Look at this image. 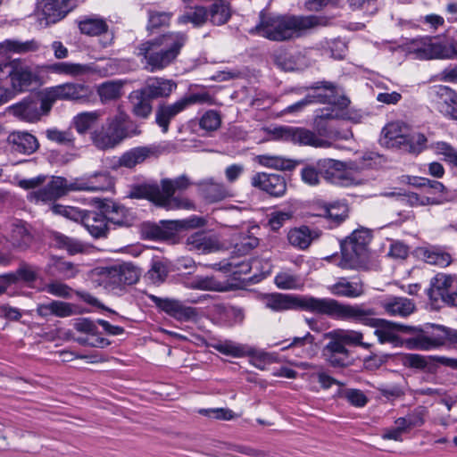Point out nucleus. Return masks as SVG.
Segmentation results:
<instances>
[{
    "mask_svg": "<svg viewBox=\"0 0 457 457\" xmlns=\"http://www.w3.org/2000/svg\"><path fill=\"white\" fill-rule=\"evenodd\" d=\"M260 22L249 29L251 35H259L271 41L291 39L295 32L327 24V19L320 16H266L260 12Z\"/></svg>",
    "mask_w": 457,
    "mask_h": 457,
    "instance_id": "1",
    "label": "nucleus"
},
{
    "mask_svg": "<svg viewBox=\"0 0 457 457\" xmlns=\"http://www.w3.org/2000/svg\"><path fill=\"white\" fill-rule=\"evenodd\" d=\"M187 41L181 32H166L139 44L137 56L145 60L151 72L162 71L173 63Z\"/></svg>",
    "mask_w": 457,
    "mask_h": 457,
    "instance_id": "2",
    "label": "nucleus"
},
{
    "mask_svg": "<svg viewBox=\"0 0 457 457\" xmlns=\"http://www.w3.org/2000/svg\"><path fill=\"white\" fill-rule=\"evenodd\" d=\"M377 315L376 308L368 307L366 303L350 304L337 301L332 319L373 328L378 343L388 344L395 332V321L376 318Z\"/></svg>",
    "mask_w": 457,
    "mask_h": 457,
    "instance_id": "3",
    "label": "nucleus"
},
{
    "mask_svg": "<svg viewBox=\"0 0 457 457\" xmlns=\"http://www.w3.org/2000/svg\"><path fill=\"white\" fill-rule=\"evenodd\" d=\"M96 179H103V184H96L93 179H76L74 182L68 183L64 177H53L45 187L34 192L37 201H55L67 195L70 191H108L114 188L115 181L108 171L94 173Z\"/></svg>",
    "mask_w": 457,
    "mask_h": 457,
    "instance_id": "4",
    "label": "nucleus"
},
{
    "mask_svg": "<svg viewBox=\"0 0 457 457\" xmlns=\"http://www.w3.org/2000/svg\"><path fill=\"white\" fill-rule=\"evenodd\" d=\"M337 300L334 298H319L312 295H292L273 294L267 299V307L273 311L299 310L316 315L333 318Z\"/></svg>",
    "mask_w": 457,
    "mask_h": 457,
    "instance_id": "5",
    "label": "nucleus"
},
{
    "mask_svg": "<svg viewBox=\"0 0 457 457\" xmlns=\"http://www.w3.org/2000/svg\"><path fill=\"white\" fill-rule=\"evenodd\" d=\"M370 230L361 228L340 241L341 260L338 266L342 269L368 270L370 251L368 245L371 241Z\"/></svg>",
    "mask_w": 457,
    "mask_h": 457,
    "instance_id": "6",
    "label": "nucleus"
},
{
    "mask_svg": "<svg viewBox=\"0 0 457 457\" xmlns=\"http://www.w3.org/2000/svg\"><path fill=\"white\" fill-rule=\"evenodd\" d=\"M424 328L426 332L404 340L408 350L428 351L445 345L457 348L456 329L436 323H426Z\"/></svg>",
    "mask_w": 457,
    "mask_h": 457,
    "instance_id": "7",
    "label": "nucleus"
},
{
    "mask_svg": "<svg viewBox=\"0 0 457 457\" xmlns=\"http://www.w3.org/2000/svg\"><path fill=\"white\" fill-rule=\"evenodd\" d=\"M428 139L422 133L403 134L398 123L386 124L381 131L379 144L388 149L419 154L426 149Z\"/></svg>",
    "mask_w": 457,
    "mask_h": 457,
    "instance_id": "8",
    "label": "nucleus"
},
{
    "mask_svg": "<svg viewBox=\"0 0 457 457\" xmlns=\"http://www.w3.org/2000/svg\"><path fill=\"white\" fill-rule=\"evenodd\" d=\"M52 108L46 89H45L30 93L18 103L10 105L7 112L21 121L36 123L43 116H47Z\"/></svg>",
    "mask_w": 457,
    "mask_h": 457,
    "instance_id": "9",
    "label": "nucleus"
},
{
    "mask_svg": "<svg viewBox=\"0 0 457 457\" xmlns=\"http://www.w3.org/2000/svg\"><path fill=\"white\" fill-rule=\"evenodd\" d=\"M9 67L8 78L12 88L20 94L25 92L34 93L43 85L39 72L33 69L25 59L15 58L4 62Z\"/></svg>",
    "mask_w": 457,
    "mask_h": 457,
    "instance_id": "10",
    "label": "nucleus"
},
{
    "mask_svg": "<svg viewBox=\"0 0 457 457\" xmlns=\"http://www.w3.org/2000/svg\"><path fill=\"white\" fill-rule=\"evenodd\" d=\"M211 101L212 96L208 92H202L187 94L171 104H160L156 109L155 122L163 133H167L170 120L177 114L192 104H205Z\"/></svg>",
    "mask_w": 457,
    "mask_h": 457,
    "instance_id": "11",
    "label": "nucleus"
},
{
    "mask_svg": "<svg viewBox=\"0 0 457 457\" xmlns=\"http://www.w3.org/2000/svg\"><path fill=\"white\" fill-rule=\"evenodd\" d=\"M147 297L159 313H164L179 322H196L200 317L197 308L187 305L179 299L160 297L152 294L147 295Z\"/></svg>",
    "mask_w": 457,
    "mask_h": 457,
    "instance_id": "12",
    "label": "nucleus"
},
{
    "mask_svg": "<svg viewBox=\"0 0 457 457\" xmlns=\"http://www.w3.org/2000/svg\"><path fill=\"white\" fill-rule=\"evenodd\" d=\"M97 274L104 278L105 283L112 288L133 285L139 279L137 269L129 262H123L96 269Z\"/></svg>",
    "mask_w": 457,
    "mask_h": 457,
    "instance_id": "13",
    "label": "nucleus"
},
{
    "mask_svg": "<svg viewBox=\"0 0 457 457\" xmlns=\"http://www.w3.org/2000/svg\"><path fill=\"white\" fill-rule=\"evenodd\" d=\"M97 210L106 213V220L111 225V232L119 228H130L134 225L137 216L129 209L108 199L94 198Z\"/></svg>",
    "mask_w": 457,
    "mask_h": 457,
    "instance_id": "14",
    "label": "nucleus"
},
{
    "mask_svg": "<svg viewBox=\"0 0 457 457\" xmlns=\"http://www.w3.org/2000/svg\"><path fill=\"white\" fill-rule=\"evenodd\" d=\"M410 50L417 53L421 59H451L457 56V46L433 43L431 37L412 38Z\"/></svg>",
    "mask_w": 457,
    "mask_h": 457,
    "instance_id": "15",
    "label": "nucleus"
},
{
    "mask_svg": "<svg viewBox=\"0 0 457 457\" xmlns=\"http://www.w3.org/2000/svg\"><path fill=\"white\" fill-rule=\"evenodd\" d=\"M77 7V0H37L36 8L41 11V24L51 26L63 20Z\"/></svg>",
    "mask_w": 457,
    "mask_h": 457,
    "instance_id": "16",
    "label": "nucleus"
},
{
    "mask_svg": "<svg viewBox=\"0 0 457 457\" xmlns=\"http://www.w3.org/2000/svg\"><path fill=\"white\" fill-rule=\"evenodd\" d=\"M46 89L52 106L56 100L87 103L93 95L92 88L84 83H64Z\"/></svg>",
    "mask_w": 457,
    "mask_h": 457,
    "instance_id": "17",
    "label": "nucleus"
},
{
    "mask_svg": "<svg viewBox=\"0 0 457 457\" xmlns=\"http://www.w3.org/2000/svg\"><path fill=\"white\" fill-rule=\"evenodd\" d=\"M90 138L98 150L106 151L119 145L124 140V136L118 121H114L112 117L108 118L100 128L91 131Z\"/></svg>",
    "mask_w": 457,
    "mask_h": 457,
    "instance_id": "18",
    "label": "nucleus"
},
{
    "mask_svg": "<svg viewBox=\"0 0 457 457\" xmlns=\"http://www.w3.org/2000/svg\"><path fill=\"white\" fill-rule=\"evenodd\" d=\"M160 224L162 241L178 243L183 232L204 227L206 224V220L204 217L192 215L182 220H162Z\"/></svg>",
    "mask_w": 457,
    "mask_h": 457,
    "instance_id": "19",
    "label": "nucleus"
},
{
    "mask_svg": "<svg viewBox=\"0 0 457 457\" xmlns=\"http://www.w3.org/2000/svg\"><path fill=\"white\" fill-rule=\"evenodd\" d=\"M170 152L168 144H153L144 146H137L123 153L118 160L120 167L132 169L149 158H158L161 154Z\"/></svg>",
    "mask_w": 457,
    "mask_h": 457,
    "instance_id": "20",
    "label": "nucleus"
},
{
    "mask_svg": "<svg viewBox=\"0 0 457 457\" xmlns=\"http://www.w3.org/2000/svg\"><path fill=\"white\" fill-rule=\"evenodd\" d=\"M277 137L285 141H289L301 145H311L313 147H328L331 144L305 128L299 127H279L275 129Z\"/></svg>",
    "mask_w": 457,
    "mask_h": 457,
    "instance_id": "21",
    "label": "nucleus"
},
{
    "mask_svg": "<svg viewBox=\"0 0 457 457\" xmlns=\"http://www.w3.org/2000/svg\"><path fill=\"white\" fill-rule=\"evenodd\" d=\"M81 225L87 229L94 239L108 238L111 233V225L106 220V213L98 211H79Z\"/></svg>",
    "mask_w": 457,
    "mask_h": 457,
    "instance_id": "22",
    "label": "nucleus"
},
{
    "mask_svg": "<svg viewBox=\"0 0 457 457\" xmlns=\"http://www.w3.org/2000/svg\"><path fill=\"white\" fill-rule=\"evenodd\" d=\"M320 173L327 181L337 185H347L349 177L346 170H355V162H344L334 159H322L317 162Z\"/></svg>",
    "mask_w": 457,
    "mask_h": 457,
    "instance_id": "23",
    "label": "nucleus"
},
{
    "mask_svg": "<svg viewBox=\"0 0 457 457\" xmlns=\"http://www.w3.org/2000/svg\"><path fill=\"white\" fill-rule=\"evenodd\" d=\"M324 337L331 339L323 348V355L329 365L334 368L349 366L351 364V361H349L350 351L339 340V337L333 330L324 334Z\"/></svg>",
    "mask_w": 457,
    "mask_h": 457,
    "instance_id": "24",
    "label": "nucleus"
},
{
    "mask_svg": "<svg viewBox=\"0 0 457 457\" xmlns=\"http://www.w3.org/2000/svg\"><path fill=\"white\" fill-rule=\"evenodd\" d=\"M349 117H345L340 110H336L334 107H325L319 110V113L314 120V125L320 137L330 139H343L346 138L341 133L335 129L330 121L333 120H348Z\"/></svg>",
    "mask_w": 457,
    "mask_h": 457,
    "instance_id": "25",
    "label": "nucleus"
},
{
    "mask_svg": "<svg viewBox=\"0 0 457 457\" xmlns=\"http://www.w3.org/2000/svg\"><path fill=\"white\" fill-rule=\"evenodd\" d=\"M251 185L274 197L282 196L287 191L286 179L280 174L258 172L252 177Z\"/></svg>",
    "mask_w": 457,
    "mask_h": 457,
    "instance_id": "26",
    "label": "nucleus"
},
{
    "mask_svg": "<svg viewBox=\"0 0 457 457\" xmlns=\"http://www.w3.org/2000/svg\"><path fill=\"white\" fill-rule=\"evenodd\" d=\"M36 312L41 318H47L50 315L58 318H66L89 312V310L80 308L71 303L51 300L49 303H38Z\"/></svg>",
    "mask_w": 457,
    "mask_h": 457,
    "instance_id": "27",
    "label": "nucleus"
},
{
    "mask_svg": "<svg viewBox=\"0 0 457 457\" xmlns=\"http://www.w3.org/2000/svg\"><path fill=\"white\" fill-rule=\"evenodd\" d=\"M401 362L405 368L422 370L426 373L435 375L438 371V364L442 362L439 358H447L439 355H421L419 353H398Z\"/></svg>",
    "mask_w": 457,
    "mask_h": 457,
    "instance_id": "28",
    "label": "nucleus"
},
{
    "mask_svg": "<svg viewBox=\"0 0 457 457\" xmlns=\"http://www.w3.org/2000/svg\"><path fill=\"white\" fill-rule=\"evenodd\" d=\"M127 197L137 200H147L156 205L162 206L160 185L154 179L131 184Z\"/></svg>",
    "mask_w": 457,
    "mask_h": 457,
    "instance_id": "29",
    "label": "nucleus"
},
{
    "mask_svg": "<svg viewBox=\"0 0 457 457\" xmlns=\"http://www.w3.org/2000/svg\"><path fill=\"white\" fill-rule=\"evenodd\" d=\"M44 272L49 278L67 280L74 278L79 272V270L75 263L66 261L63 257L51 255L49 262L44 268Z\"/></svg>",
    "mask_w": 457,
    "mask_h": 457,
    "instance_id": "30",
    "label": "nucleus"
},
{
    "mask_svg": "<svg viewBox=\"0 0 457 457\" xmlns=\"http://www.w3.org/2000/svg\"><path fill=\"white\" fill-rule=\"evenodd\" d=\"M177 83L173 79L153 77L148 78L145 85L139 88L142 95L152 100L167 98L177 88Z\"/></svg>",
    "mask_w": 457,
    "mask_h": 457,
    "instance_id": "31",
    "label": "nucleus"
},
{
    "mask_svg": "<svg viewBox=\"0 0 457 457\" xmlns=\"http://www.w3.org/2000/svg\"><path fill=\"white\" fill-rule=\"evenodd\" d=\"M245 320L244 310L232 305L218 304L212 313V320L222 327H233L242 324Z\"/></svg>",
    "mask_w": 457,
    "mask_h": 457,
    "instance_id": "32",
    "label": "nucleus"
},
{
    "mask_svg": "<svg viewBox=\"0 0 457 457\" xmlns=\"http://www.w3.org/2000/svg\"><path fill=\"white\" fill-rule=\"evenodd\" d=\"M7 141L13 151L24 154H31L39 147L37 137L27 131H13L8 136Z\"/></svg>",
    "mask_w": 457,
    "mask_h": 457,
    "instance_id": "33",
    "label": "nucleus"
},
{
    "mask_svg": "<svg viewBox=\"0 0 457 457\" xmlns=\"http://www.w3.org/2000/svg\"><path fill=\"white\" fill-rule=\"evenodd\" d=\"M328 290L337 297L356 298L364 294L362 282H350L346 278H339Z\"/></svg>",
    "mask_w": 457,
    "mask_h": 457,
    "instance_id": "34",
    "label": "nucleus"
},
{
    "mask_svg": "<svg viewBox=\"0 0 457 457\" xmlns=\"http://www.w3.org/2000/svg\"><path fill=\"white\" fill-rule=\"evenodd\" d=\"M454 278V275L437 273L430 279V286L427 289V295L433 306L439 300L441 294L447 293L453 287Z\"/></svg>",
    "mask_w": 457,
    "mask_h": 457,
    "instance_id": "35",
    "label": "nucleus"
},
{
    "mask_svg": "<svg viewBox=\"0 0 457 457\" xmlns=\"http://www.w3.org/2000/svg\"><path fill=\"white\" fill-rule=\"evenodd\" d=\"M33 242V236L29 229V224L23 220H18L12 224L11 231V243L14 248L21 251L27 250Z\"/></svg>",
    "mask_w": 457,
    "mask_h": 457,
    "instance_id": "36",
    "label": "nucleus"
},
{
    "mask_svg": "<svg viewBox=\"0 0 457 457\" xmlns=\"http://www.w3.org/2000/svg\"><path fill=\"white\" fill-rule=\"evenodd\" d=\"M201 194L204 199L213 204L230 196L228 190L223 183L215 182L213 179H209L200 185Z\"/></svg>",
    "mask_w": 457,
    "mask_h": 457,
    "instance_id": "37",
    "label": "nucleus"
},
{
    "mask_svg": "<svg viewBox=\"0 0 457 457\" xmlns=\"http://www.w3.org/2000/svg\"><path fill=\"white\" fill-rule=\"evenodd\" d=\"M187 245H190L191 249L201 251L204 253L219 249L218 239L205 231H197L190 235L187 238Z\"/></svg>",
    "mask_w": 457,
    "mask_h": 457,
    "instance_id": "38",
    "label": "nucleus"
},
{
    "mask_svg": "<svg viewBox=\"0 0 457 457\" xmlns=\"http://www.w3.org/2000/svg\"><path fill=\"white\" fill-rule=\"evenodd\" d=\"M322 210L321 213H317L315 216L326 218L331 220L335 226H339L348 217V206L345 204L334 202L332 204L320 203Z\"/></svg>",
    "mask_w": 457,
    "mask_h": 457,
    "instance_id": "39",
    "label": "nucleus"
},
{
    "mask_svg": "<svg viewBox=\"0 0 457 457\" xmlns=\"http://www.w3.org/2000/svg\"><path fill=\"white\" fill-rule=\"evenodd\" d=\"M51 239L54 247L66 250L70 255L81 253L86 250V246L81 241L67 237L57 231L52 232Z\"/></svg>",
    "mask_w": 457,
    "mask_h": 457,
    "instance_id": "40",
    "label": "nucleus"
},
{
    "mask_svg": "<svg viewBox=\"0 0 457 457\" xmlns=\"http://www.w3.org/2000/svg\"><path fill=\"white\" fill-rule=\"evenodd\" d=\"M318 237L308 226L291 228L287 233L288 242L300 249H306L312 241Z\"/></svg>",
    "mask_w": 457,
    "mask_h": 457,
    "instance_id": "41",
    "label": "nucleus"
},
{
    "mask_svg": "<svg viewBox=\"0 0 457 457\" xmlns=\"http://www.w3.org/2000/svg\"><path fill=\"white\" fill-rule=\"evenodd\" d=\"M306 89H312L315 91L324 89L328 92L327 94L315 93L311 95L312 104L319 103L329 104H332L333 101L335 102L337 95V85L331 81L321 80L313 82L309 87H307Z\"/></svg>",
    "mask_w": 457,
    "mask_h": 457,
    "instance_id": "42",
    "label": "nucleus"
},
{
    "mask_svg": "<svg viewBox=\"0 0 457 457\" xmlns=\"http://www.w3.org/2000/svg\"><path fill=\"white\" fill-rule=\"evenodd\" d=\"M207 11L209 21L215 26L227 23L231 17L230 4L225 0H216Z\"/></svg>",
    "mask_w": 457,
    "mask_h": 457,
    "instance_id": "43",
    "label": "nucleus"
},
{
    "mask_svg": "<svg viewBox=\"0 0 457 457\" xmlns=\"http://www.w3.org/2000/svg\"><path fill=\"white\" fill-rule=\"evenodd\" d=\"M47 71L57 73V74H67V75H83L87 73L91 68L87 64L72 63V62H54L45 66Z\"/></svg>",
    "mask_w": 457,
    "mask_h": 457,
    "instance_id": "44",
    "label": "nucleus"
},
{
    "mask_svg": "<svg viewBox=\"0 0 457 457\" xmlns=\"http://www.w3.org/2000/svg\"><path fill=\"white\" fill-rule=\"evenodd\" d=\"M79 29L82 34L94 37L106 33L109 26L103 18L87 17L79 22Z\"/></svg>",
    "mask_w": 457,
    "mask_h": 457,
    "instance_id": "45",
    "label": "nucleus"
},
{
    "mask_svg": "<svg viewBox=\"0 0 457 457\" xmlns=\"http://www.w3.org/2000/svg\"><path fill=\"white\" fill-rule=\"evenodd\" d=\"M100 116L97 111L83 112L73 118L72 124L79 134L84 135L96 125Z\"/></svg>",
    "mask_w": 457,
    "mask_h": 457,
    "instance_id": "46",
    "label": "nucleus"
},
{
    "mask_svg": "<svg viewBox=\"0 0 457 457\" xmlns=\"http://www.w3.org/2000/svg\"><path fill=\"white\" fill-rule=\"evenodd\" d=\"M386 312L391 315L407 317L415 311V304L407 298L395 297L393 301L384 304Z\"/></svg>",
    "mask_w": 457,
    "mask_h": 457,
    "instance_id": "47",
    "label": "nucleus"
},
{
    "mask_svg": "<svg viewBox=\"0 0 457 457\" xmlns=\"http://www.w3.org/2000/svg\"><path fill=\"white\" fill-rule=\"evenodd\" d=\"M258 162L268 168H274L279 170H293L302 161L285 159L280 156L259 155Z\"/></svg>",
    "mask_w": 457,
    "mask_h": 457,
    "instance_id": "48",
    "label": "nucleus"
},
{
    "mask_svg": "<svg viewBox=\"0 0 457 457\" xmlns=\"http://www.w3.org/2000/svg\"><path fill=\"white\" fill-rule=\"evenodd\" d=\"M141 90L137 89L132 92L131 99L136 100L133 103V113L139 118L146 119L152 112L153 106L151 104L152 99L145 97L140 94Z\"/></svg>",
    "mask_w": 457,
    "mask_h": 457,
    "instance_id": "49",
    "label": "nucleus"
},
{
    "mask_svg": "<svg viewBox=\"0 0 457 457\" xmlns=\"http://www.w3.org/2000/svg\"><path fill=\"white\" fill-rule=\"evenodd\" d=\"M333 331L339 337V340L345 345L361 346L364 349H370L372 347V344L362 341L363 334L361 331L344 329H335Z\"/></svg>",
    "mask_w": 457,
    "mask_h": 457,
    "instance_id": "50",
    "label": "nucleus"
},
{
    "mask_svg": "<svg viewBox=\"0 0 457 457\" xmlns=\"http://www.w3.org/2000/svg\"><path fill=\"white\" fill-rule=\"evenodd\" d=\"M147 15L148 21L146 30L149 34H152L157 29L168 27L170 25L172 13L168 12L148 10Z\"/></svg>",
    "mask_w": 457,
    "mask_h": 457,
    "instance_id": "51",
    "label": "nucleus"
},
{
    "mask_svg": "<svg viewBox=\"0 0 457 457\" xmlns=\"http://www.w3.org/2000/svg\"><path fill=\"white\" fill-rule=\"evenodd\" d=\"M4 51L17 54H26L36 52L39 49V44L35 39L21 42L16 39H6L4 41Z\"/></svg>",
    "mask_w": 457,
    "mask_h": 457,
    "instance_id": "52",
    "label": "nucleus"
},
{
    "mask_svg": "<svg viewBox=\"0 0 457 457\" xmlns=\"http://www.w3.org/2000/svg\"><path fill=\"white\" fill-rule=\"evenodd\" d=\"M114 121H118L120 129H122L124 139L138 136L141 129L136 121L132 120L126 113L120 112L113 116Z\"/></svg>",
    "mask_w": 457,
    "mask_h": 457,
    "instance_id": "53",
    "label": "nucleus"
},
{
    "mask_svg": "<svg viewBox=\"0 0 457 457\" xmlns=\"http://www.w3.org/2000/svg\"><path fill=\"white\" fill-rule=\"evenodd\" d=\"M245 355L251 357L250 362L252 365L262 370H265L266 363L278 361L277 357H275L272 353L263 351H256L251 347L247 348Z\"/></svg>",
    "mask_w": 457,
    "mask_h": 457,
    "instance_id": "54",
    "label": "nucleus"
},
{
    "mask_svg": "<svg viewBox=\"0 0 457 457\" xmlns=\"http://www.w3.org/2000/svg\"><path fill=\"white\" fill-rule=\"evenodd\" d=\"M171 262L167 259L153 260L149 273L157 282H164L168 274L173 270Z\"/></svg>",
    "mask_w": 457,
    "mask_h": 457,
    "instance_id": "55",
    "label": "nucleus"
},
{
    "mask_svg": "<svg viewBox=\"0 0 457 457\" xmlns=\"http://www.w3.org/2000/svg\"><path fill=\"white\" fill-rule=\"evenodd\" d=\"M208 19V11L204 6H195V11L192 12L185 13L179 17V23L186 24L188 22L193 23L195 26L204 24Z\"/></svg>",
    "mask_w": 457,
    "mask_h": 457,
    "instance_id": "56",
    "label": "nucleus"
},
{
    "mask_svg": "<svg viewBox=\"0 0 457 457\" xmlns=\"http://www.w3.org/2000/svg\"><path fill=\"white\" fill-rule=\"evenodd\" d=\"M221 125V117L218 111L209 110L199 120V126L208 132L217 130Z\"/></svg>",
    "mask_w": 457,
    "mask_h": 457,
    "instance_id": "57",
    "label": "nucleus"
},
{
    "mask_svg": "<svg viewBox=\"0 0 457 457\" xmlns=\"http://www.w3.org/2000/svg\"><path fill=\"white\" fill-rule=\"evenodd\" d=\"M213 348L224 355L238 358L245 356V352L248 347L226 341L213 345Z\"/></svg>",
    "mask_w": 457,
    "mask_h": 457,
    "instance_id": "58",
    "label": "nucleus"
},
{
    "mask_svg": "<svg viewBox=\"0 0 457 457\" xmlns=\"http://www.w3.org/2000/svg\"><path fill=\"white\" fill-rule=\"evenodd\" d=\"M8 275H12L15 277L16 284L19 281L25 282L27 284L34 283L37 279V272L32 269V267L25 262H21L19 265V268L15 272H10Z\"/></svg>",
    "mask_w": 457,
    "mask_h": 457,
    "instance_id": "59",
    "label": "nucleus"
},
{
    "mask_svg": "<svg viewBox=\"0 0 457 457\" xmlns=\"http://www.w3.org/2000/svg\"><path fill=\"white\" fill-rule=\"evenodd\" d=\"M140 236L142 239L162 241L161 224L152 221H145L140 226Z\"/></svg>",
    "mask_w": 457,
    "mask_h": 457,
    "instance_id": "60",
    "label": "nucleus"
},
{
    "mask_svg": "<svg viewBox=\"0 0 457 457\" xmlns=\"http://www.w3.org/2000/svg\"><path fill=\"white\" fill-rule=\"evenodd\" d=\"M192 287L201 290L222 291L221 283L212 276L196 277L192 282Z\"/></svg>",
    "mask_w": 457,
    "mask_h": 457,
    "instance_id": "61",
    "label": "nucleus"
},
{
    "mask_svg": "<svg viewBox=\"0 0 457 457\" xmlns=\"http://www.w3.org/2000/svg\"><path fill=\"white\" fill-rule=\"evenodd\" d=\"M293 213L291 212L277 211L269 215L268 226L274 232L278 231L286 221L291 220Z\"/></svg>",
    "mask_w": 457,
    "mask_h": 457,
    "instance_id": "62",
    "label": "nucleus"
},
{
    "mask_svg": "<svg viewBox=\"0 0 457 457\" xmlns=\"http://www.w3.org/2000/svg\"><path fill=\"white\" fill-rule=\"evenodd\" d=\"M96 324V321L92 320L90 318H78L74 320L73 328L78 332L97 336L99 331Z\"/></svg>",
    "mask_w": 457,
    "mask_h": 457,
    "instance_id": "63",
    "label": "nucleus"
},
{
    "mask_svg": "<svg viewBox=\"0 0 457 457\" xmlns=\"http://www.w3.org/2000/svg\"><path fill=\"white\" fill-rule=\"evenodd\" d=\"M274 63L285 71H294L295 68V62L291 54L286 51H279L274 54Z\"/></svg>",
    "mask_w": 457,
    "mask_h": 457,
    "instance_id": "64",
    "label": "nucleus"
}]
</instances>
